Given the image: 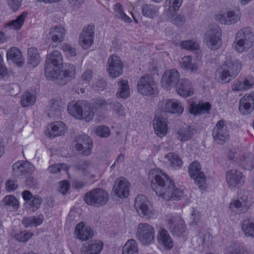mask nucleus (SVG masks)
<instances>
[{
	"mask_svg": "<svg viewBox=\"0 0 254 254\" xmlns=\"http://www.w3.org/2000/svg\"><path fill=\"white\" fill-rule=\"evenodd\" d=\"M157 85L154 78L148 75H144L138 80L137 89L139 93L145 96L153 95L156 90Z\"/></svg>",
	"mask_w": 254,
	"mask_h": 254,
	"instance_id": "6e6552de",
	"label": "nucleus"
},
{
	"mask_svg": "<svg viewBox=\"0 0 254 254\" xmlns=\"http://www.w3.org/2000/svg\"><path fill=\"white\" fill-rule=\"evenodd\" d=\"M253 202L249 191L243 190L241 192L237 198L233 199L229 204L230 211L235 214L246 212L252 205Z\"/></svg>",
	"mask_w": 254,
	"mask_h": 254,
	"instance_id": "20e7f679",
	"label": "nucleus"
},
{
	"mask_svg": "<svg viewBox=\"0 0 254 254\" xmlns=\"http://www.w3.org/2000/svg\"><path fill=\"white\" fill-rule=\"evenodd\" d=\"M241 13L239 10H229L221 11L215 16V19L222 24L231 25L235 24L241 18Z\"/></svg>",
	"mask_w": 254,
	"mask_h": 254,
	"instance_id": "4468645a",
	"label": "nucleus"
},
{
	"mask_svg": "<svg viewBox=\"0 0 254 254\" xmlns=\"http://www.w3.org/2000/svg\"><path fill=\"white\" fill-rule=\"evenodd\" d=\"M118 85V91L117 93V97L127 98L130 93L128 81L126 80H120L119 81Z\"/></svg>",
	"mask_w": 254,
	"mask_h": 254,
	"instance_id": "c03bdc74",
	"label": "nucleus"
},
{
	"mask_svg": "<svg viewBox=\"0 0 254 254\" xmlns=\"http://www.w3.org/2000/svg\"><path fill=\"white\" fill-rule=\"evenodd\" d=\"M155 231L153 226L147 223H140L137 226L136 237L142 245H148L154 243Z\"/></svg>",
	"mask_w": 254,
	"mask_h": 254,
	"instance_id": "0eeeda50",
	"label": "nucleus"
},
{
	"mask_svg": "<svg viewBox=\"0 0 254 254\" xmlns=\"http://www.w3.org/2000/svg\"><path fill=\"white\" fill-rule=\"evenodd\" d=\"M180 73L175 69H168L165 71L161 78V85L163 88L170 90L176 87L180 80Z\"/></svg>",
	"mask_w": 254,
	"mask_h": 254,
	"instance_id": "2eb2a0df",
	"label": "nucleus"
},
{
	"mask_svg": "<svg viewBox=\"0 0 254 254\" xmlns=\"http://www.w3.org/2000/svg\"><path fill=\"white\" fill-rule=\"evenodd\" d=\"M103 243L100 241H90L85 244L84 254H99L103 249Z\"/></svg>",
	"mask_w": 254,
	"mask_h": 254,
	"instance_id": "473e14b6",
	"label": "nucleus"
},
{
	"mask_svg": "<svg viewBox=\"0 0 254 254\" xmlns=\"http://www.w3.org/2000/svg\"><path fill=\"white\" fill-rule=\"evenodd\" d=\"M254 44V33L249 28H244L237 32L233 45L239 53L247 51Z\"/></svg>",
	"mask_w": 254,
	"mask_h": 254,
	"instance_id": "7ed1b4c3",
	"label": "nucleus"
},
{
	"mask_svg": "<svg viewBox=\"0 0 254 254\" xmlns=\"http://www.w3.org/2000/svg\"><path fill=\"white\" fill-rule=\"evenodd\" d=\"M159 8L157 5L145 3L141 6L142 13L146 17L153 18L157 16Z\"/></svg>",
	"mask_w": 254,
	"mask_h": 254,
	"instance_id": "58836bf2",
	"label": "nucleus"
},
{
	"mask_svg": "<svg viewBox=\"0 0 254 254\" xmlns=\"http://www.w3.org/2000/svg\"><path fill=\"white\" fill-rule=\"evenodd\" d=\"M137 243L134 240H129L126 243L123 247L122 254H134L137 252Z\"/></svg>",
	"mask_w": 254,
	"mask_h": 254,
	"instance_id": "09e8293b",
	"label": "nucleus"
},
{
	"mask_svg": "<svg viewBox=\"0 0 254 254\" xmlns=\"http://www.w3.org/2000/svg\"><path fill=\"white\" fill-rule=\"evenodd\" d=\"M62 49L68 58L73 57L76 56V48L72 45L64 43L63 45Z\"/></svg>",
	"mask_w": 254,
	"mask_h": 254,
	"instance_id": "13d9d810",
	"label": "nucleus"
},
{
	"mask_svg": "<svg viewBox=\"0 0 254 254\" xmlns=\"http://www.w3.org/2000/svg\"><path fill=\"white\" fill-rule=\"evenodd\" d=\"M225 180L228 188L230 190H235L244 184L246 176L240 171L231 169L226 172Z\"/></svg>",
	"mask_w": 254,
	"mask_h": 254,
	"instance_id": "9b49d317",
	"label": "nucleus"
},
{
	"mask_svg": "<svg viewBox=\"0 0 254 254\" xmlns=\"http://www.w3.org/2000/svg\"><path fill=\"white\" fill-rule=\"evenodd\" d=\"M84 102L79 101L69 103L67 107L68 113L75 119H80L82 117V110L84 109Z\"/></svg>",
	"mask_w": 254,
	"mask_h": 254,
	"instance_id": "72a5a7b5",
	"label": "nucleus"
},
{
	"mask_svg": "<svg viewBox=\"0 0 254 254\" xmlns=\"http://www.w3.org/2000/svg\"><path fill=\"white\" fill-rule=\"evenodd\" d=\"M93 108L88 104L84 102V109L82 110V117L80 120H84L86 122H89L94 117Z\"/></svg>",
	"mask_w": 254,
	"mask_h": 254,
	"instance_id": "6e6d98bb",
	"label": "nucleus"
},
{
	"mask_svg": "<svg viewBox=\"0 0 254 254\" xmlns=\"http://www.w3.org/2000/svg\"><path fill=\"white\" fill-rule=\"evenodd\" d=\"M239 110L244 115H249L254 110V91L245 94L240 99Z\"/></svg>",
	"mask_w": 254,
	"mask_h": 254,
	"instance_id": "f3484780",
	"label": "nucleus"
},
{
	"mask_svg": "<svg viewBox=\"0 0 254 254\" xmlns=\"http://www.w3.org/2000/svg\"><path fill=\"white\" fill-rule=\"evenodd\" d=\"M177 93L184 98H188L195 93L192 83L187 79L180 80L176 88Z\"/></svg>",
	"mask_w": 254,
	"mask_h": 254,
	"instance_id": "412c9836",
	"label": "nucleus"
},
{
	"mask_svg": "<svg viewBox=\"0 0 254 254\" xmlns=\"http://www.w3.org/2000/svg\"><path fill=\"white\" fill-rule=\"evenodd\" d=\"M94 37V26L88 25L83 28L79 38V44L83 49H88L93 43Z\"/></svg>",
	"mask_w": 254,
	"mask_h": 254,
	"instance_id": "aec40b11",
	"label": "nucleus"
},
{
	"mask_svg": "<svg viewBox=\"0 0 254 254\" xmlns=\"http://www.w3.org/2000/svg\"><path fill=\"white\" fill-rule=\"evenodd\" d=\"M177 138L181 142L190 140L193 135V129L190 126L184 124L177 132Z\"/></svg>",
	"mask_w": 254,
	"mask_h": 254,
	"instance_id": "2f4dec72",
	"label": "nucleus"
},
{
	"mask_svg": "<svg viewBox=\"0 0 254 254\" xmlns=\"http://www.w3.org/2000/svg\"><path fill=\"white\" fill-rule=\"evenodd\" d=\"M157 237L159 243L163 245L166 249H171L173 248V241L166 229L160 228L159 230Z\"/></svg>",
	"mask_w": 254,
	"mask_h": 254,
	"instance_id": "7c9ffc66",
	"label": "nucleus"
},
{
	"mask_svg": "<svg viewBox=\"0 0 254 254\" xmlns=\"http://www.w3.org/2000/svg\"><path fill=\"white\" fill-rule=\"evenodd\" d=\"M77 141L75 145L76 150L81 151L85 155H89L92 147V139L87 135H81L77 137Z\"/></svg>",
	"mask_w": 254,
	"mask_h": 254,
	"instance_id": "5701e85b",
	"label": "nucleus"
},
{
	"mask_svg": "<svg viewBox=\"0 0 254 254\" xmlns=\"http://www.w3.org/2000/svg\"><path fill=\"white\" fill-rule=\"evenodd\" d=\"M254 85V77L248 76L241 81L234 83L232 89L235 91H245L251 88Z\"/></svg>",
	"mask_w": 254,
	"mask_h": 254,
	"instance_id": "c756f323",
	"label": "nucleus"
},
{
	"mask_svg": "<svg viewBox=\"0 0 254 254\" xmlns=\"http://www.w3.org/2000/svg\"><path fill=\"white\" fill-rule=\"evenodd\" d=\"M165 221L167 228L174 235L180 236L185 231L184 221L180 216L167 214L165 216Z\"/></svg>",
	"mask_w": 254,
	"mask_h": 254,
	"instance_id": "9d476101",
	"label": "nucleus"
},
{
	"mask_svg": "<svg viewBox=\"0 0 254 254\" xmlns=\"http://www.w3.org/2000/svg\"><path fill=\"white\" fill-rule=\"evenodd\" d=\"M211 108V105L208 102L198 104L191 103L190 105V112L195 115L207 113Z\"/></svg>",
	"mask_w": 254,
	"mask_h": 254,
	"instance_id": "c9c22d12",
	"label": "nucleus"
},
{
	"mask_svg": "<svg viewBox=\"0 0 254 254\" xmlns=\"http://www.w3.org/2000/svg\"><path fill=\"white\" fill-rule=\"evenodd\" d=\"M155 133L159 137L164 136L167 133L168 127L165 119L155 115L153 121Z\"/></svg>",
	"mask_w": 254,
	"mask_h": 254,
	"instance_id": "bb28decb",
	"label": "nucleus"
},
{
	"mask_svg": "<svg viewBox=\"0 0 254 254\" xmlns=\"http://www.w3.org/2000/svg\"><path fill=\"white\" fill-rule=\"evenodd\" d=\"M43 221V217L42 215L38 217H29L24 218L22 220L23 225L26 228L36 226L40 225Z\"/></svg>",
	"mask_w": 254,
	"mask_h": 254,
	"instance_id": "3c124183",
	"label": "nucleus"
},
{
	"mask_svg": "<svg viewBox=\"0 0 254 254\" xmlns=\"http://www.w3.org/2000/svg\"><path fill=\"white\" fill-rule=\"evenodd\" d=\"M36 102V97L29 92H26L21 97V104L23 107L34 105Z\"/></svg>",
	"mask_w": 254,
	"mask_h": 254,
	"instance_id": "5fc2aeb1",
	"label": "nucleus"
},
{
	"mask_svg": "<svg viewBox=\"0 0 254 254\" xmlns=\"http://www.w3.org/2000/svg\"><path fill=\"white\" fill-rule=\"evenodd\" d=\"M63 63V56L59 51L54 50L52 53L48 55L46 64L60 67Z\"/></svg>",
	"mask_w": 254,
	"mask_h": 254,
	"instance_id": "4c0bfd02",
	"label": "nucleus"
},
{
	"mask_svg": "<svg viewBox=\"0 0 254 254\" xmlns=\"http://www.w3.org/2000/svg\"><path fill=\"white\" fill-rule=\"evenodd\" d=\"M183 0H165L164 3V14L169 18L173 17L179 10Z\"/></svg>",
	"mask_w": 254,
	"mask_h": 254,
	"instance_id": "b1692460",
	"label": "nucleus"
},
{
	"mask_svg": "<svg viewBox=\"0 0 254 254\" xmlns=\"http://www.w3.org/2000/svg\"><path fill=\"white\" fill-rule=\"evenodd\" d=\"M213 136L220 144H222L229 139V134L226 123L223 120L219 121L214 127Z\"/></svg>",
	"mask_w": 254,
	"mask_h": 254,
	"instance_id": "a211bd4d",
	"label": "nucleus"
},
{
	"mask_svg": "<svg viewBox=\"0 0 254 254\" xmlns=\"http://www.w3.org/2000/svg\"><path fill=\"white\" fill-rule=\"evenodd\" d=\"M69 189V184L66 181H62L59 187V191L62 194H65Z\"/></svg>",
	"mask_w": 254,
	"mask_h": 254,
	"instance_id": "774afa93",
	"label": "nucleus"
},
{
	"mask_svg": "<svg viewBox=\"0 0 254 254\" xmlns=\"http://www.w3.org/2000/svg\"><path fill=\"white\" fill-rule=\"evenodd\" d=\"M2 203L9 209L16 210L18 207V200L11 195L5 196L2 200Z\"/></svg>",
	"mask_w": 254,
	"mask_h": 254,
	"instance_id": "603ef678",
	"label": "nucleus"
},
{
	"mask_svg": "<svg viewBox=\"0 0 254 254\" xmlns=\"http://www.w3.org/2000/svg\"><path fill=\"white\" fill-rule=\"evenodd\" d=\"M76 168L84 175H92L95 171V168L89 162L83 161L76 165Z\"/></svg>",
	"mask_w": 254,
	"mask_h": 254,
	"instance_id": "de8ad7c7",
	"label": "nucleus"
},
{
	"mask_svg": "<svg viewBox=\"0 0 254 254\" xmlns=\"http://www.w3.org/2000/svg\"><path fill=\"white\" fill-rule=\"evenodd\" d=\"M28 63L32 67L37 66L40 62V57L36 48L31 47L28 50Z\"/></svg>",
	"mask_w": 254,
	"mask_h": 254,
	"instance_id": "a18cd8bd",
	"label": "nucleus"
},
{
	"mask_svg": "<svg viewBox=\"0 0 254 254\" xmlns=\"http://www.w3.org/2000/svg\"><path fill=\"white\" fill-rule=\"evenodd\" d=\"M28 14L27 11L22 12L15 20L7 23L5 27L16 30H19L23 25Z\"/></svg>",
	"mask_w": 254,
	"mask_h": 254,
	"instance_id": "e433bc0d",
	"label": "nucleus"
},
{
	"mask_svg": "<svg viewBox=\"0 0 254 254\" xmlns=\"http://www.w3.org/2000/svg\"><path fill=\"white\" fill-rule=\"evenodd\" d=\"M6 58L7 61H11L18 66H22L24 63V58L21 51L15 47L7 51Z\"/></svg>",
	"mask_w": 254,
	"mask_h": 254,
	"instance_id": "cd10ccee",
	"label": "nucleus"
},
{
	"mask_svg": "<svg viewBox=\"0 0 254 254\" xmlns=\"http://www.w3.org/2000/svg\"><path fill=\"white\" fill-rule=\"evenodd\" d=\"M23 0H8L9 7L13 11L17 10L21 6Z\"/></svg>",
	"mask_w": 254,
	"mask_h": 254,
	"instance_id": "338daca9",
	"label": "nucleus"
},
{
	"mask_svg": "<svg viewBox=\"0 0 254 254\" xmlns=\"http://www.w3.org/2000/svg\"><path fill=\"white\" fill-rule=\"evenodd\" d=\"M59 66L46 64L45 65V73L46 78L49 80L60 79V70Z\"/></svg>",
	"mask_w": 254,
	"mask_h": 254,
	"instance_id": "a19ab883",
	"label": "nucleus"
},
{
	"mask_svg": "<svg viewBox=\"0 0 254 254\" xmlns=\"http://www.w3.org/2000/svg\"><path fill=\"white\" fill-rule=\"evenodd\" d=\"M75 234L78 239L84 241L91 238L94 232L90 227L85 226L84 223L81 222L75 227Z\"/></svg>",
	"mask_w": 254,
	"mask_h": 254,
	"instance_id": "393cba45",
	"label": "nucleus"
},
{
	"mask_svg": "<svg viewBox=\"0 0 254 254\" xmlns=\"http://www.w3.org/2000/svg\"><path fill=\"white\" fill-rule=\"evenodd\" d=\"M114 10L116 16L119 19L127 23H130L132 21L131 19L124 12L123 6L120 3H117L114 5Z\"/></svg>",
	"mask_w": 254,
	"mask_h": 254,
	"instance_id": "864d4df0",
	"label": "nucleus"
},
{
	"mask_svg": "<svg viewBox=\"0 0 254 254\" xmlns=\"http://www.w3.org/2000/svg\"><path fill=\"white\" fill-rule=\"evenodd\" d=\"M76 74L75 67L70 64H65L64 69L61 72L60 79L62 84H65L74 78Z\"/></svg>",
	"mask_w": 254,
	"mask_h": 254,
	"instance_id": "c85d7f7f",
	"label": "nucleus"
},
{
	"mask_svg": "<svg viewBox=\"0 0 254 254\" xmlns=\"http://www.w3.org/2000/svg\"><path fill=\"white\" fill-rule=\"evenodd\" d=\"M49 111L48 115L49 117H52L53 116L60 115L62 107L60 103L55 99L50 100L49 103Z\"/></svg>",
	"mask_w": 254,
	"mask_h": 254,
	"instance_id": "8fccbe9b",
	"label": "nucleus"
},
{
	"mask_svg": "<svg viewBox=\"0 0 254 254\" xmlns=\"http://www.w3.org/2000/svg\"><path fill=\"white\" fill-rule=\"evenodd\" d=\"M152 189L159 197L166 200H177L183 196V190L175 186L167 175L158 169H152L148 175Z\"/></svg>",
	"mask_w": 254,
	"mask_h": 254,
	"instance_id": "f257e3e1",
	"label": "nucleus"
},
{
	"mask_svg": "<svg viewBox=\"0 0 254 254\" xmlns=\"http://www.w3.org/2000/svg\"><path fill=\"white\" fill-rule=\"evenodd\" d=\"M111 108L119 116L124 117L126 115L124 106L119 102L113 103L111 106Z\"/></svg>",
	"mask_w": 254,
	"mask_h": 254,
	"instance_id": "e2e57ef3",
	"label": "nucleus"
},
{
	"mask_svg": "<svg viewBox=\"0 0 254 254\" xmlns=\"http://www.w3.org/2000/svg\"><path fill=\"white\" fill-rule=\"evenodd\" d=\"M95 132L98 136L107 137L110 134L109 128L105 126H99L95 128Z\"/></svg>",
	"mask_w": 254,
	"mask_h": 254,
	"instance_id": "680f3d73",
	"label": "nucleus"
},
{
	"mask_svg": "<svg viewBox=\"0 0 254 254\" xmlns=\"http://www.w3.org/2000/svg\"><path fill=\"white\" fill-rule=\"evenodd\" d=\"M124 65L119 57L116 55L110 56L108 60L107 70L110 76L117 77L123 72Z\"/></svg>",
	"mask_w": 254,
	"mask_h": 254,
	"instance_id": "dca6fc26",
	"label": "nucleus"
},
{
	"mask_svg": "<svg viewBox=\"0 0 254 254\" xmlns=\"http://www.w3.org/2000/svg\"><path fill=\"white\" fill-rule=\"evenodd\" d=\"M189 173L191 178L194 180L195 184L201 190L206 188V177L201 171V165L198 161H193L189 167Z\"/></svg>",
	"mask_w": 254,
	"mask_h": 254,
	"instance_id": "1a4fd4ad",
	"label": "nucleus"
},
{
	"mask_svg": "<svg viewBox=\"0 0 254 254\" xmlns=\"http://www.w3.org/2000/svg\"><path fill=\"white\" fill-rule=\"evenodd\" d=\"M12 170L13 175L18 176L32 174L35 171V167L28 161H19L12 165Z\"/></svg>",
	"mask_w": 254,
	"mask_h": 254,
	"instance_id": "4be33fe9",
	"label": "nucleus"
},
{
	"mask_svg": "<svg viewBox=\"0 0 254 254\" xmlns=\"http://www.w3.org/2000/svg\"><path fill=\"white\" fill-rule=\"evenodd\" d=\"M109 199L108 192L100 188L94 189L87 192L84 197V199L87 204L96 207L105 205Z\"/></svg>",
	"mask_w": 254,
	"mask_h": 254,
	"instance_id": "423d86ee",
	"label": "nucleus"
},
{
	"mask_svg": "<svg viewBox=\"0 0 254 254\" xmlns=\"http://www.w3.org/2000/svg\"><path fill=\"white\" fill-rule=\"evenodd\" d=\"M239 61H234L227 58L224 64L216 72V77L219 82H228L231 77H235L240 71L241 67Z\"/></svg>",
	"mask_w": 254,
	"mask_h": 254,
	"instance_id": "f03ea898",
	"label": "nucleus"
},
{
	"mask_svg": "<svg viewBox=\"0 0 254 254\" xmlns=\"http://www.w3.org/2000/svg\"><path fill=\"white\" fill-rule=\"evenodd\" d=\"M204 37L207 46L212 50L218 49L221 45V34L217 26L209 28Z\"/></svg>",
	"mask_w": 254,
	"mask_h": 254,
	"instance_id": "ddd939ff",
	"label": "nucleus"
},
{
	"mask_svg": "<svg viewBox=\"0 0 254 254\" xmlns=\"http://www.w3.org/2000/svg\"><path fill=\"white\" fill-rule=\"evenodd\" d=\"M68 167L65 163L57 164L50 166L48 171L53 174L57 173L62 171H67Z\"/></svg>",
	"mask_w": 254,
	"mask_h": 254,
	"instance_id": "052dcab7",
	"label": "nucleus"
},
{
	"mask_svg": "<svg viewBox=\"0 0 254 254\" xmlns=\"http://www.w3.org/2000/svg\"><path fill=\"white\" fill-rule=\"evenodd\" d=\"M199 236L202 238L204 243H209L212 241V236L208 230H202L200 232Z\"/></svg>",
	"mask_w": 254,
	"mask_h": 254,
	"instance_id": "0e129e2a",
	"label": "nucleus"
},
{
	"mask_svg": "<svg viewBox=\"0 0 254 254\" xmlns=\"http://www.w3.org/2000/svg\"><path fill=\"white\" fill-rule=\"evenodd\" d=\"M239 166L243 169L250 170L254 168V159L253 155L250 153H247L237 161Z\"/></svg>",
	"mask_w": 254,
	"mask_h": 254,
	"instance_id": "ea45409f",
	"label": "nucleus"
},
{
	"mask_svg": "<svg viewBox=\"0 0 254 254\" xmlns=\"http://www.w3.org/2000/svg\"><path fill=\"white\" fill-rule=\"evenodd\" d=\"M165 158L168 160V163L173 168H180L183 165V161L180 156L174 153L170 152L165 156Z\"/></svg>",
	"mask_w": 254,
	"mask_h": 254,
	"instance_id": "49530a36",
	"label": "nucleus"
},
{
	"mask_svg": "<svg viewBox=\"0 0 254 254\" xmlns=\"http://www.w3.org/2000/svg\"><path fill=\"white\" fill-rule=\"evenodd\" d=\"M179 66L183 69L190 70L192 72H196L198 69L197 64L192 62L190 56H186L182 58L179 62Z\"/></svg>",
	"mask_w": 254,
	"mask_h": 254,
	"instance_id": "f704fd0d",
	"label": "nucleus"
},
{
	"mask_svg": "<svg viewBox=\"0 0 254 254\" xmlns=\"http://www.w3.org/2000/svg\"><path fill=\"white\" fill-rule=\"evenodd\" d=\"M242 229L246 237L254 238V219L244 220L242 223Z\"/></svg>",
	"mask_w": 254,
	"mask_h": 254,
	"instance_id": "37998d69",
	"label": "nucleus"
},
{
	"mask_svg": "<svg viewBox=\"0 0 254 254\" xmlns=\"http://www.w3.org/2000/svg\"><path fill=\"white\" fill-rule=\"evenodd\" d=\"M130 185L124 177H120L116 179L113 187L114 193L119 197L126 198L129 192Z\"/></svg>",
	"mask_w": 254,
	"mask_h": 254,
	"instance_id": "6ab92c4d",
	"label": "nucleus"
},
{
	"mask_svg": "<svg viewBox=\"0 0 254 254\" xmlns=\"http://www.w3.org/2000/svg\"><path fill=\"white\" fill-rule=\"evenodd\" d=\"M94 103L95 108L96 109L104 108L107 105L111 104L110 102H107L104 99L102 98L96 99Z\"/></svg>",
	"mask_w": 254,
	"mask_h": 254,
	"instance_id": "69168bd1",
	"label": "nucleus"
},
{
	"mask_svg": "<svg viewBox=\"0 0 254 254\" xmlns=\"http://www.w3.org/2000/svg\"><path fill=\"white\" fill-rule=\"evenodd\" d=\"M158 110L161 112L181 115L184 112V108L180 102L175 99H164L158 104Z\"/></svg>",
	"mask_w": 254,
	"mask_h": 254,
	"instance_id": "f8f14e48",
	"label": "nucleus"
},
{
	"mask_svg": "<svg viewBox=\"0 0 254 254\" xmlns=\"http://www.w3.org/2000/svg\"><path fill=\"white\" fill-rule=\"evenodd\" d=\"M33 236V234L27 231H19L17 233L13 232L11 236L17 241L21 242L28 241Z\"/></svg>",
	"mask_w": 254,
	"mask_h": 254,
	"instance_id": "4d7b16f0",
	"label": "nucleus"
},
{
	"mask_svg": "<svg viewBox=\"0 0 254 254\" xmlns=\"http://www.w3.org/2000/svg\"><path fill=\"white\" fill-rule=\"evenodd\" d=\"M51 136L62 135L64 134L66 130L65 125L61 121L54 122L51 125Z\"/></svg>",
	"mask_w": 254,
	"mask_h": 254,
	"instance_id": "79ce46f5",
	"label": "nucleus"
},
{
	"mask_svg": "<svg viewBox=\"0 0 254 254\" xmlns=\"http://www.w3.org/2000/svg\"><path fill=\"white\" fill-rule=\"evenodd\" d=\"M134 207L141 217L150 219L157 216L156 212L152 208L147 197L143 195L140 194L136 197Z\"/></svg>",
	"mask_w": 254,
	"mask_h": 254,
	"instance_id": "39448f33",
	"label": "nucleus"
},
{
	"mask_svg": "<svg viewBox=\"0 0 254 254\" xmlns=\"http://www.w3.org/2000/svg\"><path fill=\"white\" fill-rule=\"evenodd\" d=\"M65 33L66 30L63 25L60 24L53 26L50 29V38L54 43L62 42L64 40Z\"/></svg>",
	"mask_w": 254,
	"mask_h": 254,
	"instance_id": "a878e982",
	"label": "nucleus"
},
{
	"mask_svg": "<svg viewBox=\"0 0 254 254\" xmlns=\"http://www.w3.org/2000/svg\"><path fill=\"white\" fill-rule=\"evenodd\" d=\"M180 46L183 49L190 51H194L199 48L198 44L193 40L182 41L180 43Z\"/></svg>",
	"mask_w": 254,
	"mask_h": 254,
	"instance_id": "bf43d9fd",
	"label": "nucleus"
}]
</instances>
